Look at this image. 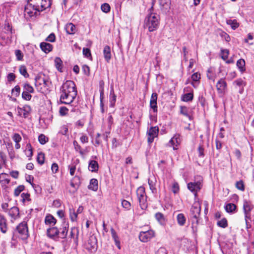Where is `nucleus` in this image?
<instances>
[{
	"instance_id": "1",
	"label": "nucleus",
	"mask_w": 254,
	"mask_h": 254,
	"mask_svg": "<svg viewBox=\"0 0 254 254\" xmlns=\"http://www.w3.org/2000/svg\"><path fill=\"white\" fill-rule=\"evenodd\" d=\"M60 101L62 104H70L73 102L77 95L75 83L71 80H66L61 86Z\"/></svg>"
},
{
	"instance_id": "2",
	"label": "nucleus",
	"mask_w": 254,
	"mask_h": 254,
	"mask_svg": "<svg viewBox=\"0 0 254 254\" xmlns=\"http://www.w3.org/2000/svg\"><path fill=\"white\" fill-rule=\"evenodd\" d=\"M51 4L52 0H28L24 11L30 17L36 16L38 12L50 7Z\"/></svg>"
},
{
	"instance_id": "3",
	"label": "nucleus",
	"mask_w": 254,
	"mask_h": 254,
	"mask_svg": "<svg viewBox=\"0 0 254 254\" xmlns=\"http://www.w3.org/2000/svg\"><path fill=\"white\" fill-rule=\"evenodd\" d=\"M160 24V16L156 13H149L144 20V27L149 32L156 31Z\"/></svg>"
},
{
	"instance_id": "4",
	"label": "nucleus",
	"mask_w": 254,
	"mask_h": 254,
	"mask_svg": "<svg viewBox=\"0 0 254 254\" xmlns=\"http://www.w3.org/2000/svg\"><path fill=\"white\" fill-rule=\"evenodd\" d=\"M202 178L200 176L195 177L194 182H190L187 185L188 189L192 192L195 196L202 187Z\"/></svg>"
},
{
	"instance_id": "5",
	"label": "nucleus",
	"mask_w": 254,
	"mask_h": 254,
	"mask_svg": "<svg viewBox=\"0 0 254 254\" xmlns=\"http://www.w3.org/2000/svg\"><path fill=\"white\" fill-rule=\"evenodd\" d=\"M254 208V205L250 201H245L243 204V210L245 213V220L246 226V229L248 230L251 227V225L248 222L251 220V211Z\"/></svg>"
},
{
	"instance_id": "6",
	"label": "nucleus",
	"mask_w": 254,
	"mask_h": 254,
	"mask_svg": "<svg viewBox=\"0 0 254 254\" xmlns=\"http://www.w3.org/2000/svg\"><path fill=\"white\" fill-rule=\"evenodd\" d=\"M136 194L141 208L145 209L147 207V204L145 188L143 187H139L136 190Z\"/></svg>"
},
{
	"instance_id": "7",
	"label": "nucleus",
	"mask_w": 254,
	"mask_h": 254,
	"mask_svg": "<svg viewBox=\"0 0 254 254\" xmlns=\"http://www.w3.org/2000/svg\"><path fill=\"white\" fill-rule=\"evenodd\" d=\"M16 230L19 234L18 237L21 239L26 240L29 237L27 225L25 222L20 223L17 226Z\"/></svg>"
},
{
	"instance_id": "8",
	"label": "nucleus",
	"mask_w": 254,
	"mask_h": 254,
	"mask_svg": "<svg viewBox=\"0 0 254 254\" xmlns=\"http://www.w3.org/2000/svg\"><path fill=\"white\" fill-rule=\"evenodd\" d=\"M154 236V233L152 230L141 232L139 234V240L142 242H147Z\"/></svg>"
},
{
	"instance_id": "9",
	"label": "nucleus",
	"mask_w": 254,
	"mask_h": 254,
	"mask_svg": "<svg viewBox=\"0 0 254 254\" xmlns=\"http://www.w3.org/2000/svg\"><path fill=\"white\" fill-rule=\"evenodd\" d=\"M159 132V128H149L147 131L148 142L151 143L155 137H157Z\"/></svg>"
},
{
	"instance_id": "10",
	"label": "nucleus",
	"mask_w": 254,
	"mask_h": 254,
	"mask_svg": "<svg viewBox=\"0 0 254 254\" xmlns=\"http://www.w3.org/2000/svg\"><path fill=\"white\" fill-rule=\"evenodd\" d=\"M201 211L200 205L198 202L194 203L191 208V213L192 217L196 220V222L198 221L197 219L198 218Z\"/></svg>"
},
{
	"instance_id": "11",
	"label": "nucleus",
	"mask_w": 254,
	"mask_h": 254,
	"mask_svg": "<svg viewBox=\"0 0 254 254\" xmlns=\"http://www.w3.org/2000/svg\"><path fill=\"white\" fill-rule=\"evenodd\" d=\"M31 108L29 105H24L22 108L18 107L17 113L19 116L22 117L26 118L30 112H31Z\"/></svg>"
},
{
	"instance_id": "12",
	"label": "nucleus",
	"mask_w": 254,
	"mask_h": 254,
	"mask_svg": "<svg viewBox=\"0 0 254 254\" xmlns=\"http://www.w3.org/2000/svg\"><path fill=\"white\" fill-rule=\"evenodd\" d=\"M60 232L57 227H52L47 229V236L54 240H56L59 238Z\"/></svg>"
},
{
	"instance_id": "13",
	"label": "nucleus",
	"mask_w": 254,
	"mask_h": 254,
	"mask_svg": "<svg viewBox=\"0 0 254 254\" xmlns=\"http://www.w3.org/2000/svg\"><path fill=\"white\" fill-rule=\"evenodd\" d=\"M181 140L179 134H176L171 139L169 143L170 146H172L174 150L178 149L177 146L181 143Z\"/></svg>"
},
{
	"instance_id": "14",
	"label": "nucleus",
	"mask_w": 254,
	"mask_h": 254,
	"mask_svg": "<svg viewBox=\"0 0 254 254\" xmlns=\"http://www.w3.org/2000/svg\"><path fill=\"white\" fill-rule=\"evenodd\" d=\"M157 97L158 95L156 93H153L151 96L150 100V107L152 109L153 113H156L157 112Z\"/></svg>"
},
{
	"instance_id": "15",
	"label": "nucleus",
	"mask_w": 254,
	"mask_h": 254,
	"mask_svg": "<svg viewBox=\"0 0 254 254\" xmlns=\"http://www.w3.org/2000/svg\"><path fill=\"white\" fill-rule=\"evenodd\" d=\"M7 229V220L3 215L0 214V230L2 233L5 234Z\"/></svg>"
},
{
	"instance_id": "16",
	"label": "nucleus",
	"mask_w": 254,
	"mask_h": 254,
	"mask_svg": "<svg viewBox=\"0 0 254 254\" xmlns=\"http://www.w3.org/2000/svg\"><path fill=\"white\" fill-rule=\"evenodd\" d=\"M156 182L157 181L154 176H151L148 179L149 188L152 192L153 193H155L157 192L156 188Z\"/></svg>"
},
{
	"instance_id": "17",
	"label": "nucleus",
	"mask_w": 254,
	"mask_h": 254,
	"mask_svg": "<svg viewBox=\"0 0 254 254\" xmlns=\"http://www.w3.org/2000/svg\"><path fill=\"white\" fill-rule=\"evenodd\" d=\"M40 47L42 51L47 54L53 50V46L50 43L46 42H42L40 44Z\"/></svg>"
},
{
	"instance_id": "18",
	"label": "nucleus",
	"mask_w": 254,
	"mask_h": 254,
	"mask_svg": "<svg viewBox=\"0 0 254 254\" xmlns=\"http://www.w3.org/2000/svg\"><path fill=\"white\" fill-rule=\"evenodd\" d=\"M10 182V179L8 174L1 173L0 174V183L2 187H5Z\"/></svg>"
},
{
	"instance_id": "19",
	"label": "nucleus",
	"mask_w": 254,
	"mask_h": 254,
	"mask_svg": "<svg viewBox=\"0 0 254 254\" xmlns=\"http://www.w3.org/2000/svg\"><path fill=\"white\" fill-rule=\"evenodd\" d=\"M104 57L106 61L108 63L109 62L111 59V48L109 46H105L103 50Z\"/></svg>"
},
{
	"instance_id": "20",
	"label": "nucleus",
	"mask_w": 254,
	"mask_h": 254,
	"mask_svg": "<svg viewBox=\"0 0 254 254\" xmlns=\"http://www.w3.org/2000/svg\"><path fill=\"white\" fill-rule=\"evenodd\" d=\"M68 34H74L76 32L75 26L72 23H69L65 25L64 27Z\"/></svg>"
},
{
	"instance_id": "21",
	"label": "nucleus",
	"mask_w": 254,
	"mask_h": 254,
	"mask_svg": "<svg viewBox=\"0 0 254 254\" xmlns=\"http://www.w3.org/2000/svg\"><path fill=\"white\" fill-rule=\"evenodd\" d=\"M226 82L223 78H221L216 84L217 89L219 93H222L226 87Z\"/></svg>"
},
{
	"instance_id": "22",
	"label": "nucleus",
	"mask_w": 254,
	"mask_h": 254,
	"mask_svg": "<svg viewBox=\"0 0 254 254\" xmlns=\"http://www.w3.org/2000/svg\"><path fill=\"white\" fill-rule=\"evenodd\" d=\"M8 214L11 218L16 219L19 214V209L15 206L11 207L8 211Z\"/></svg>"
},
{
	"instance_id": "23",
	"label": "nucleus",
	"mask_w": 254,
	"mask_h": 254,
	"mask_svg": "<svg viewBox=\"0 0 254 254\" xmlns=\"http://www.w3.org/2000/svg\"><path fill=\"white\" fill-rule=\"evenodd\" d=\"M99 168L98 163L96 161L91 160L90 161L88 166L89 171L94 172H97Z\"/></svg>"
},
{
	"instance_id": "24",
	"label": "nucleus",
	"mask_w": 254,
	"mask_h": 254,
	"mask_svg": "<svg viewBox=\"0 0 254 254\" xmlns=\"http://www.w3.org/2000/svg\"><path fill=\"white\" fill-rule=\"evenodd\" d=\"M96 245V239L95 237H91L88 240L87 249L92 250L95 248Z\"/></svg>"
},
{
	"instance_id": "25",
	"label": "nucleus",
	"mask_w": 254,
	"mask_h": 254,
	"mask_svg": "<svg viewBox=\"0 0 254 254\" xmlns=\"http://www.w3.org/2000/svg\"><path fill=\"white\" fill-rule=\"evenodd\" d=\"M56 219L52 215H47L45 219V223L46 225H54L56 223Z\"/></svg>"
},
{
	"instance_id": "26",
	"label": "nucleus",
	"mask_w": 254,
	"mask_h": 254,
	"mask_svg": "<svg viewBox=\"0 0 254 254\" xmlns=\"http://www.w3.org/2000/svg\"><path fill=\"white\" fill-rule=\"evenodd\" d=\"M68 224L64 223L63 227L62 229V231L60 232V237L62 239H64L66 237L68 232Z\"/></svg>"
},
{
	"instance_id": "27",
	"label": "nucleus",
	"mask_w": 254,
	"mask_h": 254,
	"mask_svg": "<svg viewBox=\"0 0 254 254\" xmlns=\"http://www.w3.org/2000/svg\"><path fill=\"white\" fill-rule=\"evenodd\" d=\"M88 189L93 191H96L98 189V181L96 179H92L90 180Z\"/></svg>"
},
{
	"instance_id": "28",
	"label": "nucleus",
	"mask_w": 254,
	"mask_h": 254,
	"mask_svg": "<svg viewBox=\"0 0 254 254\" xmlns=\"http://www.w3.org/2000/svg\"><path fill=\"white\" fill-rule=\"evenodd\" d=\"M177 220L178 224L180 226H183L186 223V219L185 215L183 213H180L177 215Z\"/></svg>"
},
{
	"instance_id": "29",
	"label": "nucleus",
	"mask_w": 254,
	"mask_h": 254,
	"mask_svg": "<svg viewBox=\"0 0 254 254\" xmlns=\"http://www.w3.org/2000/svg\"><path fill=\"white\" fill-rule=\"evenodd\" d=\"M116 101V95H115L114 93V89L112 88L110 90V106L113 107L115 104Z\"/></svg>"
},
{
	"instance_id": "30",
	"label": "nucleus",
	"mask_w": 254,
	"mask_h": 254,
	"mask_svg": "<svg viewBox=\"0 0 254 254\" xmlns=\"http://www.w3.org/2000/svg\"><path fill=\"white\" fill-rule=\"evenodd\" d=\"M226 23L228 25H230L233 30L237 29L240 25L236 19H228L226 20Z\"/></svg>"
},
{
	"instance_id": "31",
	"label": "nucleus",
	"mask_w": 254,
	"mask_h": 254,
	"mask_svg": "<svg viewBox=\"0 0 254 254\" xmlns=\"http://www.w3.org/2000/svg\"><path fill=\"white\" fill-rule=\"evenodd\" d=\"M237 66L241 72H243L246 70L245 61L244 59H241L237 61Z\"/></svg>"
},
{
	"instance_id": "32",
	"label": "nucleus",
	"mask_w": 254,
	"mask_h": 254,
	"mask_svg": "<svg viewBox=\"0 0 254 254\" xmlns=\"http://www.w3.org/2000/svg\"><path fill=\"white\" fill-rule=\"evenodd\" d=\"M193 98V91L191 92L185 94L182 97V100L184 102H189L192 100Z\"/></svg>"
},
{
	"instance_id": "33",
	"label": "nucleus",
	"mask_w": 254,
	"mask_h": 254,
	"mask_svg": "<svg viewBox=\"0 0 254 254\" xmlns=\"http://www.w3.org/2000/svg\"><path fill=\"white\" fill-rule=\"evenodd\" d=\"M225 210L228 213H233L236 209V205L234 203H228L225 207Z\"/></svg>"
},
{
	"instance_id": "34",
	"label": "nucleus",
	"mask_w": 254,
	"mask_h": 254,
	"mask_svg": "<svg viewBox=\"0 0 254 254\" xmlns=\"http://www.w3.org/2000/svg\"><path fill=\"white\" fill-rule=\"evenodd\" d=\"M55 64L57 69L60 72H62L63 62L61 59L59 57H56L55 59Z\"/></svg>"
},
{
	"instance_id": "35",
	"label": "nucleus",
	"mask_w": 254,
	"mask_h": 254,
	"mask_svg": "<svg viewBox=\"0 0 254 254\" xmlns=\"http://www.w3.org/2000/svg\"><path fill=\"white\" fill-rule=\"evenodd\" d=\"M23 91L30 93L34 92L33 87L27 82L23 84Z\"/></svg>"
},
{
	"instance_id": "36",
	"label": "nucleus",
	"mask_w": 254,
	"mask_h": 254,
	"mask_svg": "<svg viewBox=\"0 0 254 254\" xmlns=\"http://www.w3.org/2000/svg\"><path fill=\"white\" fill-rule=\"evenodd\" d=\"M19 70L20 74L24 77L27 78L29 77V75L27 71V68L25 65H22L20 66Z\"/></svg>"
},
{
	"instance_id": "37",
	"label": "nucleus",
	"mask_w": 254,
	"mask_h": 254,
	"mask_svg": "<svg viewBox=\"0 0 254 254\" xmlns=\"http://www.w3.org/2000/svg\"><path fill=\"white\" fill-rule=\"evenodd\" d=\"M180 112L181 114L190 119L191 117L189 114V110L187 107L181 106Z\"/></svg>"
},
{
	"instance_id": "38",
	"label": "nucleus",
	"mask_w": 254,
	"mask_h": 254,
	"mask_svg": "<svg viewBox=\"0 0 254 254\" xmlns=\"http://www.w3.org/2000/svg\"><path fill=\"white\" fill-rule=\"evenodd\" d=\"M155 218L157 220L161 225H163L165 223V218L163 215L160 212H158L155 214Z\"/></svg>"
},
{
	"instance_id": "39",
	"label": "nucleus",
	"mask_w": 254,
	"mask_h": 254,
	"mask_svg": "<svg viewBox=\"0 0 254 254\" xmlns=\"http://www.w3.org/2000/svg\"><path fill=\"white\" fill-rule=\"evenodd\" d=\"M83 54L85 57L88 58L90 60H92L91 51L89 48H83Z\"/></svg>"
},
{
	"instance_id": "40",
	"label": "nucleus",
	"mask_w": 254,
	"mask_h": 254,
	"mask_svg": "<svg viewBox=\"0 0 254 254\" xmlns=\"http://www.w3.org/2000/svg\"><path fill=\"white\" fill-rule=\"evenodd\" d=\"M69 216L70 220L74 222L76 221L77 217V213L75 212L73 209H69Z\"/></svg>"
},
{
	"instance_id": "41",
	"label": "nucleus",
	"mask_w": 254,
	"mask_h": 254,
	"mask_svg": "<svg viewBox=\"0 0 254 254\" xmlns=\"http://www.w3.org/2000/svg\"><path fill=\"white\" fill-rule=\"evenodd\" d=\"M35 85L36 86H37L38 82L40 81V80L42 81V83L45 86L47 85V83L48 82V80H47V79H45L44 78H42L40 76H36V77L35 78Z\"/></svg>"
},
{
	"instance_id": "42",
	"label": "nucleus",
	"mask_w": 254,
	"mask_h": 254,
	"mask_svg": "<svg viewBox=\"0 0 254 254\" xmlns=\"http://www.w3.org/2000/svg\"><path fill=\"white\" fill-rule=\"evenodd\" d=\"M217 224L219 227L223 228H226L228 226L227 220L226 218H223L222 219L218 221Z\"/></svg>"
},
{
	"instance_id": "43",
	"label": "nucleus",
	"mask_w": 254,
	"mask_h": 254,
	"mask_svg": "<svg viewBox=\"0 0 254 254\" xmlns=\"http://www.w3.org/2000/svg\"><path fill=\"white\" fill-rule=\"evenodd\" d=\"M37 160L38 163L40 165L43 164L45 161V154L42 152L39 153L37 156Z\"/></svg>"
},
{
	"instance_id": "44",
	"label": "nucleus",
	"mask_w": 254,
	"mask_h": 254,
	"mask_svg": "<svg viewBox=\"0 0 254 254\" xmlns=\"http://www.w3.org/2000/svg\"><path fill=\"white\" fill-rule=\"evenodd\" d=\"M101 9L105 13L109 12L111 10L110 5L107 3H104L101 5Z\"/></svg>"
},
{
	"instance_id": "45",
	"label": "nucleus",
	"mask_w": 254,
	"mask_h": 254,
	"mask_svg": "<svg viewBox=\"0 0 254 254\" xmlns=\"http://www.w3.org/2000/svg\"><path fill=\"white\" fill-rule=\"evenodd\" d=\"M24 186L23 185H20L18 186L14 191V194L15 196H18L19 194L24 190Z\"/></svg>"
},
{
	"instance_id": "46",
	"label": "nucleus",
	"mask_w": 254,
	"mask_h": 254,
	"mask_svg": "<svg viewBox=\"0 0 254 254\" xmlns=\"http://www.w3.org/2000/svg\"><path fill=\"white\" fill-rule=\"evenodd\" d=\"M221 58L224 60H226L228 57V55L229 54V51L227 49H221Z\"/></svg>"
},
{
	"instance_id": "47",
	"label": "nucleus",
	"mask_w": 254,
	"mask_h": 254,
	"mask_svg": "<svg viewBox=\"0 0 254 254\" xmlns=\"http://www.w3.org/2000/svg\"><path fill=\"white\" fill-rule=\"evenodd\" d=\"M15 55L17 61H22L23 59V54L20 50L15 51Z\"/></svg>"
},
{
	"instance_id": "48",
	"label": "nucleus",
	"mask_w": 254,
	"mask_h": 254,
	"mask_svg": "<svg viewBox=\"0 0 254 254\" xmlns=\"http://www.w3.org/2000/svg\"><path fill=\"white\" fill-rule=\"evenodd\" d=\"M38 140L39 142L41 144H44L48 141V138L45 135L41 134L38 137Z\"/></svg>"
},
{
	"instance_id": "49",
	"label": "nucleus",
	"mask_w": 254,
	"mask_h": 254,
	"mask_svg": "<svg viewBox=\"0 0 254 254\" xmlns=\"http://www.w3.org/2000/svg\"><path fill=\"white\" fill-rule=\"evenodd\" d=\"M30 94L31 93H28L23 91L21 95L22 99L26 101L31 100L32 98V95Z\"/></svg>"
},
{
	"instance_id": "50",
	"label": "nucleus",
	"mask_w": 254,
	"mask_h": 254,
	"mask_svg": "<svg viewBox=\"0 0 254 254\" xmlns=\"http://www.w3.org/2000/svg\"><path fill=\"white\" fill-rule=\"evenodd\" d=\"M68 109L64 106L60 107L59 110L60 115L62 116H65L67 114Z\"/></svg>"
},
{
	"instance_id": "51",
	"label": "nucleus",
	"mask_w": 254,
	"mask_h": 254,
	"mask_svg": "<svg viewBox=\"0 0 254 254\" xmlns=\"http://www.w3.org/2000/svg\"><path fill=\"white\" fill-rule=\"evenodd\" d=\"M12 93H14L16 97H18L20 95V87L19 85H16L11 90Z\"/></svg>"
},
{
	"instance_id": "52",
	"label": "nucleus",
	"mask_w": 254,
	"mask_h": 254,
	"mask_svg": "<svg viewBox=\"0 0 254 254\" xmlns=\"http://www.w3.org/2000/svg\"><path fill=\"white\" fill-rule=\"evenodd\" d=\"M4 29L6 31V33L10 32V34H12V27L8 22H5Z\"/></svg>"
},
{
	"instance_id": "53",
	"label": "nucleus",
	"mask_w": 254,
	"mask_h": 254,
	"mask_svg": "<svg viewBox=\"0 0 254 254\" xmlns=\"http://www.w3.org/2000/svg\"><path fill=\"white\" fill-rule=\"evenodd\" d=\"M122 206L127 209V210H129L131 208V204L129 202L126 200H123L122 202Z\"/></svg>"
},
{
	"instance_id": "54",
	"label": "nucleus",
	"mask_w": 254,
	"mask_h": 254,
	"mask_svg": "<svg viewBox=\"0 0 254 254\" xmlns=\"http://www.w3.org/2000/svg\"><path fill=\"white\" fill-rule=\"evenodd\" d=\"M55 40L56 36L54 33H52L46 38L45 40L50 42H54L55 41Z\"/></svg>"
},
{
	"instance_id": "55",
	"label": "nucleus",
	"mask_w": 254,
	"mask_h": 254,
	"mask_svg": "<svg viewBox=\"0 0 254 254\" xmlns=\"http://www.w3.org/2000/svg\"><path fill=\"white\" fill-rule=\"evenodd\" d=\"M21 197L22 198V201L23 202H25L26 200H28V201L30 200V194L28 193H21Z\"/></svg>"
},
{
	"instance_id": "56",
	"label": "nucleus",
	"mask_w": 254,
	"mask_h": 254,
	"mask_svg": "<svg viewBox=\"0 0 254 254\" xmlns=\"http://www.w3.org/2000/svg\"><path fill=\"white\" fill-rule=\"evenodd\" d=\"M236 187L238 189L241 190H245L244 183L242 181L237 182L236 184Z\"/></svg>"
},
{
	"instance_id": "57",
	"label": "nucleus",
	"mask_w": 254,
	"mask_h": 254,
	"mask_svg": "<svg viewBox=\"0 0 254 254\" xmlns=\"http://www.w3.org/2000/svg\"><path fill=\"white\" fill-rule=\"evenodd\" d=\"M111 232L112 238L114 240L115 242H116L117 241H119V237H118L116 231L113 228H112L111 229Z\"/></svg>"
},
{
	"instance_id": "58",
	"label": "nucleus",
	"mask_w": 254,
	"mask_h": 254,
	"mask_svg": "<svg viewBox=\"0 0 254 254\" xmlns=\"http://www.w3.org/2000/svg\"><path fill=\"white\" fill-rule=\"evenodd\" d=\"M82 70L83 73L86 75H89L90 74V68L87 65H83L82 67Z\"/></svg>"
},
{
	"instance_id": "59",
	"label": "nucleus",
	"mask_w": 254,
	"mask_h": 254,
	"mask_svg": "<svg viewBox=\"0 0 254 254\" xmlns=\"http://www.w3.org/2000/svg\"><path fill=\"white\" fill-rule=\"evenodd\" d=\"M200 78V75L197 72L194 73L191 75V79L193 81H198Z\"/></svg>"
},
{
	"instance_id": "60",
	"label": "nucleus",
	"mask_w": 254,
	"mask_h": 254,
	"mask_svg": "<svg viewBox=\"0 0 254 254\" xmlns=\"http://www.w3.org/2000/svg\"><path fill=\"white\" fill-rule=\"evenodd\" d=\"M179 190V184L174 182L172 185V191L174 193H177Z\"/></svg>"
},
{
	"instance_id": "61",
	"label": "nucleus",
	"mask_w": 254,
	"mask_h": 254,
	"mask_svg": "<svg viewBox=\"0 0 254 254\" xmlns=\"http://www.w3.org/2000/svg\"><path fill=\"white\" fill-rule=\"evenodd\" d=\"M12 138L15 142H19L21 140V137L17 133H14Z\"/></svg>"
},
{
	"instance_id": "62",
	"label": "nucleus",
	"mask_w": 254,
	"mask_h": 254,
	"mask_svg": "<svg viewBox=\"0 0 254 254\" xmlns=\"http://www.w3.org/2000/svg\"><path fill=\"white\" fill-rule=\"evenodd\" d=\"M15 75L13 73H9L7 76V81L9 82L13 81L15 79Z\"/></svg>"
},
{
	"instance_id": "63",
	"label": "nucleus",
	"mask_w": 254,
	"mask_h": 254,
	"mask_svg": "<svg viewBox=\"0 0 254 254\" xmlns=\"http://www.w3.org/2000/svg\"><path fill=\"white\" fill-rule=\"evenodd\" d=\"M51 170L53 173H56L59 170L58 165L56 163H53L51 166Z\"/></svg>"
},
{
	"instance_id": "64",
	"label": "nucleus",
	"mask_w": 254,
	"mask_h": 254,
	"mask_svg": "<svg viewBox=\"0 0 254 254\" xmlns=\"http://www.w3.org/2000/svg\"><path fill=\"white\" fill-rule=\"evenodd\" d=\"M167 250L165 248H160L156 252V254H167Z\"/></svg>"
}]
</instances>
